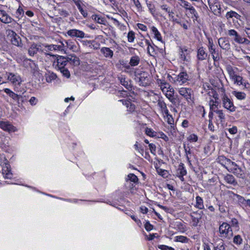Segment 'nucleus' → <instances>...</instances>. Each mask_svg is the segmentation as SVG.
I'll return each mask as SVG.
<instances>
[{
    "mask_svg": "<svg viewBox=\"0 0 250 250\" xmlns=\"http://www.w3.org/2000/svg\"><path fill=\"white\" fill-rule=\"evenodd\" d=\"M7 79L14 86V89L17 93L22 94L25 92L24 89L21 86L22 82L21 76L17 73H7Z\"/></svg>",
    "mask_w": 250,
    "mask_h": 250,
    "instance_id": "obj_1",
    "label": "nucleus"
},
{
    "mask_svg": "<svg viewBox=\"0 0 250 250\" xmlns=\"http://www.w3.org/2000/svg\"><path fill=\"white\" fill-rule=\"evenodd\" d=\"M228 35L235 42L241 44H249L250 41L247 38L243 37L234 29H229L228 31Z\"/></svg>",
    "mask_w": 250,
    "mask_h": 250,
    "instance_id": "obj_2",
    "label": "nucleus"
},
{
    "mask_svg": "<svg viewBox=\"0 0 250 250\" xmlns=\"http://www.w3.org/2000/svg\"><path fill=\"white\" fill-rule=\"evenodd\" d=\"M220 236L222 238L230 239L233 236V232L230 226L227 223H223L219 228Z\"/></svg>",
    "mask_w": 250,
    "mask_h": 250,
    "instance_id": "obj_3",
    "label": "nucleus"
},
{
    "mask_svg": "<svg viewBox=\"0 0 250 250\" xmlns=\"http://www.w3.org/2000/svg\"><path fill=\"white\" fill-rule=\"evenodd\" d=\"M6 33L7 37L10 38L12 44L20 47L22 46L21 38L15 32L8 29L6 30Z\"/></svg>",
    "mask_w": 250,
    "mask_h": 250,
    "instance_id": "obj_4",
    "label": "nucleus"
},
{
    "mask_svg": "<svg viewBox=\"0 0 250 250\" xmlns=\"http://www.w3.org/2000/svg\"><path fill=\"white\" fill-rule=\"evenodd\" d=\"M223 107L230 112H234L236 107L234 106L233 102L226 94H224L222 98Z\"/></svg>",
    "mask_w": 250,
    "mask_h": 250,
    "instance_id": "obj_5",
    "label": "nucleus"
},
{
    "mask_svg": "<svg viewBox=\"0 0 250 250\" xmlns=\"http://www.w3.org/2000/svg\"><path fill=\"white\" fill-rule=\"evenodd\" d=\"M67 59L66 57L61 56H59L57 58V59L54 62V65L55 66V68L59 70L64 68L66 67H69L68 65V62H67Z\"/></svg>",
    "mask_w": 250,
    "mask_h": 250,
    "instance_id": "obj_6",
    "label": "nucleus"
},
{
    "mask_svg": "<svg viewBox=\"0 0 250 250\" xmlns=\"http://www.w3.org/2000/svg\"><path fill=\"white\" fill-rule=\"evenodd\" d=\"M173 79L175 83L182 85L188 81L189 76L187 72H182L176 75Z\"/></svg>",
    "mask_w": 250,
    "mask_h": 250,
    "instance_id": "obj_7",
    "label": "nucleus"
},
{
    "mask_svg": "<svg viewBox=\"0 0 250 250\" xmlns=\"http://www.w3.org/2000/svg\"><path fill=\"white\" fill-rule=\"evenodd\" d=\"M178 92L188 102L191 101L193 96V91L191 88L181 87L179 89Z\"/></svg>",
    "mask_w": 250,
    "mask_h": 250,
    "instance_id": "obj_8",
    "label": "nucleus"
},
{
    "mask_svg": "<svg viewBox=\"0 0 250 250\" xmlns=\"http://www.w3.org/2000/svg\"><path fill=\"white\" fill-rule=\"evenodd\" d=\"M135 79L141 86H146L149 83L148 74L145 72L136 75Z\"/></svg>",
    "mask_w": 250,
    "mask_h": 250,
    "instance_id": "obj_9",
    "label": "nucleus"
},
{
    "mask_svg": "<svg viewBox=\"0 0 250 250\" xmlns=\"http://www.w3.org/2000/svg\"><path fill=\"white\" fill-rule=\"evenodd\" d=\"M179 55L180 59L186 62H188L190 59V53L191 49L186 46L181 47L180 49Z\"/></svg>",
    "mask_w": 250,
    "mask_h": 250,
    "instance_id": "obj_10",
    "label": "nucleus"
},
{
    "mask_svg": "<svg viewBox=\"0 0 250 250\" xmlns=\"http://www.w3.org/2000/svg\"><path fill=\"white\" fill-rule=\"evenodd\" d=\"M67 35L72 38H79L83 39L85 37V33L81 30L76 29L69 30L67 31Z\"/></svg>",
    "mask_w": 250,
    "mask_h": 250,
    "instance_id": "obj_11",
    "label": "nucleus"
},
{
    "mask_svg": "<svg viewBox=\"0 0 250 250\" xmlns=\"http://www.w3.org/2000/svg\"><path fill=\"white\" fill-rule=\"evenodd\" d=\"M0 128L8 132H15L16 131V127L11 125L9 122L7 121H0Z\"/></svg>",
    "mask_w": 250,
    "mask_h": 250,
    "instance_id": "obj_12",
    "label": "nucleus"
},
{
    "mask_svg": "<svg viewBox=\"0 0 250 250\" xmlns=\"http://www.w3.org/2000/svg\"><path fill=\"white\" fill-rule=\"evenodd\" d=\"M219 159L220 161H222L225 165H227L230 167V172H232V170L239 167L235 162L231 161L229 159L225 157L221 156Z\"/></svg>",
    "mask_w": 250,
    "mask_h": 250,
    "instance_id": "obj_13",
    "label": "nucleus"
},
{
    "mask_svg": "<svg viewBox=\"0 0 250 250\" xmlns=\"http://www.w3.org/2000/svg\"><path fill=\"white\" fill-rule=\"evenodd\" d=\"M187 173V170L184 167V164L181 163L177 169V176L179 178L181 181H184V176Z\"/></svg>",
    "mask_w": 250,
    "mask_h": 250,
    "instance_id": "obj_14",
    "label": "nucleus"
},
{
    "mask_svg": "<svg viewBox=\"0 0 250 250\" xmlns=\"http://www.w3.org/2000/svg\"><path fill=\"white\" fill-rule=\"evenodd\" d=\"M208 4L210 10L215 15H218L220 13V8L214 0H208Z\"/></svg>",
    "mask_w": 250,
    "mask_h": 250,
    "instance_id": "obj_15",
    "label": "nucleus"
},
{
    "mask_svg": "<svg viewBox=\"0 0 250 250\" xmlns=\"http://www.w3.org/2000/svg\"><path fill=\"white\" fill-rule=\"evenodd\" d=\"M0 21L4 23L12 22L13 19L9 16L5 11L0 10Z\"/></svg>",
    "mask_w": 250,
    "mask_h": 250,
    "instance_id": "obj_16",
    "label": "nucleus"
},
{
    "mask_svg": "<svg viewBox=\"0 0 250 250\" xmlns=\"http://www.w3.org/2000/svg\"><path fill=\"white\" fill-rule=\"evenodd\" d=\"M219 46L223 50H229L230 48L229 41L225 38H220L218 40Z\"/></svg>",
    "mask_w": 250,
    "mask_h": 250,
    "instance_id": "obj_17",
    "label": "nucleus"
},
{
    "mask_svg": "<svg viewBox=\"0 0 250 250\" xmlns=\"http://www.w3.org/2000/svg\"><path fill=\"white\" fill-rule=\"evenodd\" d=\"M2 174L5 179H11L13 174L11 172L10 165L8 163H5L2 167Z\"/></svg>",
    "mask_w": 250,
    "mask_h": 250,
    "instance_id": "obj_18",
    "label": "nucleus"
},
{
    "mask_svg": "<svg viewBox=\"0 0 250 250\" xmlns=\"http://www.w3.org/2000/svg\"><path fill=\"white\" fill-rule=\"evenodd\" d=\"M4 92L9 95L13 100L17 102H19L22 97L21 95L15 93L9 88H6L3 89Z\"/></svg>",
    "mask_w": 250,
    "mask_h": 250,
    "instance_id": "obj_19",
    "label": "nucleus"
},
{
    "mask_svg": "<svg viewBox=\"0 0 250 250\" xmlns=\"http://www.w3.org/2000/svg\"><path fill=\"white\" fill-rule=\"evenodd\" d=\"M64 43L65 45V47H67L69 49L71 50L73 52H77L79 51V47L77 46V43L73 42L72 41L64 40Z\"/></svg>",
    "mask_w": 250,
    "mask_h": 250,
    "instance_id": "obj_20",
    "label": "nucleus"
},
{
    "mask_svg": "<svg viewBox=\"0 0 250 250\" xmlns=\"http://www.w3.org/2000/svg\"><path fill=\"white\" fill-rule=\"evenodd\" d=\"M68 62V65L69 67L71 65L77 66L80 64V60L78 57L74 55V56H69L67 57H66Z\"/></svg>",
    "mask_w": 250,
    "mask_h": 250,
    "instance_id": "obj_21",
    "label": "nucleus"
},
{
    "mask_svg": "<svg viewBox=\"0 0 250 250\" xmlns=\"http://www.w3.org/2000/svg\"><path fill=\"white\" fill-rule=\"evenodd\" d=\"M41 45L33 43L28 49V54L30 56H34L37 52L41 50Z\"/></svg>",
    "mask_w": 250,
    "mask_h": 250,
    "instance_id": "obj_22",
    "label": "nucleus"
},
{
    "mask_svg": "<svg viewBox=\"0 0 250 250\" xmlns=\"http://www.w3.org/2000/svg\"><path fill=\"white\" fill-rule=\"evenodd\" d=\"M24 65L25 67L27 68L29 67L30 71L33 73H35L38 71V66L37 64L34 61H32L30 59L28 60L27 61H26L24 62Z\"/></svg>",
    "mask_w": 250,
    "mask_h": 250,
    "instance_id": "obj_23",
    "label": "nucleus"
},
{
    "mask_svg": "<svg viewBox=\"0 0 250 250\" xmlns=\"http://www.w3.org/2000/svg\"><path fill=\"white\" fill-rule=\"evenodd\" d=\"M208 56V53L206 52L205 49L203 47H200L197 50V57L200 61L206 60Z\"/></svg>",
    "mask_w": 250,
    "mask_h": 250,
    "instance_id": "obj_24",
    "label": "nucleus"
},
{
    "mask_svg": "<svg viewBox=\"0 0 250 250\" xmlns=\"http://www.w3.org/2000/svg\"><path fill=\"white\" fill-rule=\"evenodd\" d=\"M202 214L203 212L201 211L199 214L197 213V212H194L193 214L191 215L192 225L193 226L196 227L198 225L199 220L201 219Z\"/></svg>",
    "mask_w": 250,
    "mask_h": 250,
    "instance_id": "obj_25",
    "label": "nucleus"
},
{
    "mask_svg": "<svg viewBox=\"0 0 250 250\" xmlns=\"http://www.w3.org/2000/svg\"><path fill=\"white\" fill-rule=\"evenodd\" d=\"M224 180L227 183L233 186H236L237 185V182L232 175L229 174H227L224 176Z\"/></svg>",
    "mask_w": 250,
    "mask_h": 250,
    "instance_id": "obj_26",
    "label": "nucleus"
},
{
    "mask_svg": "<svg viewBox=\"0 0 250 250\" xmlns=\"http://www.w3.org/2000/svg\"><path fill=\"white\" fill-rule=\"evenodd\" d=\"M101 53L106 58H112L113 56V52L109 48L103 47L101 49Z\"/></svg>",
    "mask_w": 250,
    "mask_h": 250,
    "instance_id": "obj_27",
    "label": "nucleus"
},
{
    "mask_svg": "<svg viewBox=\"0 0 250 250\" xmlns=\"http://www.w3.org/2000/svg\"><path fill=\"white\" fill-rule=\"evenodd\" d=\"M125 105L129 112H132L135 109V105L130 101L127 100H121L119 101Z\"/></svg>",
    "mask_w": 250,
    "mask_h": 250,
    "instance_id": "obj_28",
    "label": "nucleus"
},
{
    "mask_svg": "<svg viewBox=\"0 0 250 250\" xmlns=\"http://www.w3.org/2000/svg\"><path fill=\"white\" fill-rule=\"evenodd\" d=\"M233 173L236 177L244 179L245 178V174L244 170L240 167L236 169L232 170Z\"/></svg>",
    "mask_w": 250,
    "mask_h": 250,
    "instance_id": "obj_29",
    "label": "nucleus"
},
{
    "mask_svg": "<svg viewBox=\"0 0 250 250\" xmlns=\"http://www.w3.org/2000/svg\"><path fill=\"white\" fill-rule=\"evenodd\" d=\"M158 106L160 108L161 112L164 114H168V110L167 108L166 104L164 101L159 100L157 103Z\"/></svg>",
    "mask_w": 250,
    "mask_h": 250,
    "instance_id": "obj_30",
    "label": "nucleus"
},
{
    "mask_svg": "<svg viewBox=\"0 0 250 250\" xmlns=\"http://www.w3.org/2000/svg\"><path fill=\"white\" fill-rule=\"evenodd\" d=\"M54 50V48H53V44L50 45H45V48L43 50H42V52L44 53L46 56L48 55L50 56L56 57L55 55L52 54L51 53H49L50 51H53Z\"/></svg>",
    "mask_w": 250,
    "mask_h": 250,
    "instance_id": "obj_31",
    "label": "nucleus"
},
{
    "mask_svg": "<svg viewBox=\"0 0 250 250\" xmlns=\"http://www.w3.org/2000/svg\"><path fill=\"white\" fill-rule=\"evenodd\" d=\"M91 18L98 23L105 25L106 20L104 17L99 16L97 15H93L91 16Z\"/></svg>",
    "mask_w": 250,
    "mask_h": 250,
    "instance_id": "obj_32",
    "label": "nucleus"
},
{
    "mask_svg": "<svg viewBox=\"0 0 250 250\" xmlns=\"http://www.w3.org/2000/svg\"><path fill=\"white\" fill-rule=\"evenodd\" d=\"M208 49L210 54H215L216 50L213 40L211 38H208Z\"/></svg>",
    "mask_w": 250,
    "mask_h": 250,
    "instance_id": "obj_33",
    "label": "nucleus"
},
{
    "mask_svg": "<svg viewBox=\"0 0 250 250\" xmlns=\"http://www.w3.org/2000/svg\"><path fill=\"white\" fill-rule=\"evenodd\" d=\"M140 62V57L138 56L135 55L131 57L129 64L131 66H136L139 64Z\"/></svg>",
    "mask_w": 250,
    "mask_h": 250,
    "instance_id": "obj_34",
    "label": "nucleus"
},
{
    "mask_svg": "<svg viewBox=\"0 0 250 250\" xmlns=\"http://www.w3.org/2000/svg\"><path fill=\"white\" fill-rule=\"evenodd\" d=\"M146 2L149 12L154 15L156 12L155 6L152 1L146 0Z\"/></svg>",
    "mask_w": 250,
    "mask_h": 250,
    "instance_id": "obj_35",
    "label": "nucleus"
},
{
    "mask_svg": "<svg viewBox=\"0 0 250 250\" xmlns=\"http://www.w3.org/2000/svg\"><path fill=\"white\" fill-rule=\"evenodd\" d=\"M196 205L195 207L199 209H203L204 208V202L202 197L199 196L196 197Z\"/></svg>",
    "mask_w": 250,
    "mask_h": 250,
    "instance_id": "obj_36",
    "label": "nucleus"
},
{
    "mask_svg": "<svg viewBox=\"0 0 250 250\" xmlns=\"http://www.w3.org/2000/svg\"><path fill=\"white\" fill-rule=\"evenodd\" d=\"M59 44H53L54 51H63L65 50V45L63 41H59Z\"/></svg>",
    "mask_w": 250,
    "mask_h": 250,
    "instance_id": "obj_37",
    "label": "nucleus"
},
{
    "mask_svg": "<svg viewBox=\"0 0 250 250\" xmlns=\"http://www.w3.org/2000/svg\"><path fill=\"white\" fill-rule=\"evenodd\" d=\"M232 94L239 100H243L246 99V94L243 92H239L237 91H233Z\"/></svg>",
    "mask_w": 250,
    "mask_h": 250,
    "instance_id": "obj_38",
    "label": "nucleus"
},
{
    "mask_svg": "<svg viewBox=\"0 0 250 250\" xmlns=\"http://www.w3.org/2000/svg\"><path fill=\"white\" fill-rule=\"evenodd\" d=\"M231 80L233 81L234 84H236L238 85L244 84L243 79L242 77L239 75H237V74Z\"/></svg>",
    "mask_w": 250,
    "mask_h": 250,
    "instance_id": "obj_39",
    "label": "nucleus"
},
{
    "mask_svg": "<svg viewBox=\"0 0 250 250\" xmlns=\"http://www.w3.org/2000/svg\"><path fill=\"white\" fill-rule=\"evenodd\" d=\"M151 31L153 34L154 35L155 38L159 41L162 42L161 34L158 30L157 28L155 26H152L151 27Z\"/></svg>",
    "mask_w": 250,
    "mask_h": 250,
    "instance_id": "obj_40",
    "label": "nucleus"
},
{
    "mask_svg": "<svg viewBox=\"0 0 250 250\" xmlns=\"http://www.w3.org/2000/svg\"><path fill=\"white\" fill-rule=\"evenodd\" d=\"M226 70L229 75L230 79H231L236 75L234 70V68L230 65L227 66Z\"/></svg>",
    "mask_w": 250,
    "mask_h": 250,
    "instance_id": "obj_41",
    "label": "nucleus"
},
{
    "mask_svg": "<svg viewBox=\"0 0 250 250\" xmlns=\"http://www.w3.org/2000/svg\"><path fill=\"white\" fill-rule=\"evenodd\" d=\"M214 112H215L217 114L218 118H219L221 123H223L225 122V115L222 110H214Z\"/></svg>",
    "mask_w": 250,
    "mask_h": 250,
    "instance_id": "obj_42",
    "label": "nucleus"
},
{
    "mask_svg": "<svg viewBox=\"0 0 250 250\" xmlns=\"http://www.w3.org/2000/svg\"><path fill=\"white\" fill-rule=\"evenodd\" d=\"M119 80L121 84L124 86L126 89H129L131 88L130 82L126 81L125 78H119Z\"/></svg>",
    "mask_w": 250,
    "mask_h": 250,
    "instance_id": "obj_43",
    "label": "nucleus"
},
{
    "mask_svg": "<svg viewBox=\"0 0 250 250\" xmlns=\"http://www.w3.org/2000/svg\"><path fill=\"white\" fill-rule=\"evenodd\" d=\"M86 44L88 45L91 48H94V49H97L100 47V44L94 41H87Z\"/></svg>",
    "mask_w": 250,
    "mask_h": 250,
    "instance_id": "obj_44",
    "label": "nucleus"
},
{
    "mask_svg": "<svg viewBox=\"0 0 250 250\" xmlns=\"http://www.w3.org/2000/svg\"><path fill=\"white\" fill-rule=\"evenodd\" d=\"M218 102L216 101H214L213 100H210L209 102L210 110L211 111H213V112H214V110H218Z\"/></svg>",
    "mask_w": 250,
    "mask_h": 250,
    "instance_id": "obj_45",
    "label": "nucleus"
},
{
    "mask_svg": "<svg viewBox=\"0 0 250 250\" xmlns=\"http://www.w3.org/2000/svg\"><path fill=\"white\" fill-rule=\"evenodd\" d=\"M145 42L146 44L147 45V50L148 53L150 55H152V53L154 52V49L153 47L151 45V43L149 40L146 39L145 40Z\"/></svg>",
    "mask_w": 250,
    "mask_h": 250,
    "instance_id": "obj_46",
    "label": "nucleus"
},
{
    "mask_svg": "<svg viewBox=\"0 0 250 250\" xmlns=\"http://www.w3.org/2000/svg\"><path fill=\"white\" fill-rule=\"evenodd\" d=\"M171 88H173L167 82H166L164 84L162 85L160 87V89L162 90V92L164 93L165 92H168L169 89Z\"/></svg>",
    "mask_w": 250,
    "mask_h": 250,
    "instance_id": "obj_47",
    "label": "nucleus"
},
{
    "mask_svg": "<svg viewBox=\"0 0 250 250\" xmlns=\"http://www.w3.org/2000/svg\"><path fill=\"white\" fill-rule=\"evenodd\" d=\"M233 242L237 245H240L243 243V239L240 235H235L233 239Z\"/></svg>",
    "mask_w": 250,
    "mask_h": 250,
    "instance_id": "obj_48",
    "label": "nucleus"
},
{
    "mask_svg": "<svg viewBox=\"0 0 250 250\" xmlns=\"http://www.w3.org/2000/svg\"><path fill=\"white\" fill-rule=\"evenodd\" d=\"M214 250H226V245L223 241L214 247Z\"/></svg>",
    "mask_w": 250,
    "mask_h": 250,
    "instance_id": "obj_49",
    "label": "nucleus"
},
{
    "mask_svg": "<svg viewBox=\"0 0 250 250\" xmlns=\"http://www.w3.org/2000/svg\"><path fill=\"white\" fill-rule=\"evenodd\" d=\"M184 150L186 153V159L188 162V163L189 165H191V161L190 160V158L188 156V154H190L191 153L190 149L189 147H187L185 145H184Z\"/></svg>",
    "mask_w": 250,
    "mask_h": 250,
    "instance_id": "obj_50",
    "label": "nucleus"
},
{
    "mask_svg": "<svg viewBox=\"0 0 250 250\" xmlns=\"http://www.w3.org/2000/svg\"><path fill=\"white\" fill-rule=\"evenodd\" d=\"M188 238L184 236L180 235L177 236L175 237V241L177 242H182V243H187L188 241Z\"/></svg>",
    "mask_w": 250,
    "mask_h": 250,
    "instance_id": "obj_51",
    "label": "nucleus"
},
{
    "mask_svg": "<svg viewBox=\"0 0 250 250\" xmlns=\"http://www.w3.org/2000/svg\"><path fill=\"white\" fill-rule=\"evenodd\" d=\"M236 196L239 204L242 206L245 207L247 199H245L244 197L238 194H236Z\"/></svg>",
    "mask_w": 250,
    "mask_h": 250,
    "instance_id": "obj_52",
    "label": "nucleus"
},
{
    "mask_svg": "<svg viewBox=\"0 0 250 250\" xmlns=\"http://www.w3.org/2000/svg\"><path fill=\"white\" fill-rule=\"evenodd\" d=\"M239 16H240L239 15V14H238L236 12L232 11L227 12L226 16V18L228 19L229 18H232L233 17H235L236 19H238V17Z\"/></svg>",
    "mask_w": 250,
    "mask_h": 250,
    "instance_id": "obj_53",
    "label": "nucleus"
},
{
    "mask_svg": "<svg viewBox=\"0 0 250 250\" xmlns=\"http://www.w3.org/2000/svg\"><path fill=\"white\" fill-rule=\"evenodd\" d=\"M164 117H166L167 120V122L168 124L170 125H174V119L171 115L169 114V112H168V114H164Z\"/></svg>",
    "mask_w": 250,
    "mask_h": 250,
    "instance_id": "obj_54",
    "label": "nucleus"
},
{
    "mask_svg": "<svg viewBox=\"0 0 250 250\" xmlns=\"http://www.w3.org/2000/svg\"><path fill=\"white\" fill-rule=\"evenodd\" d=\"M57 78V75L54 73H49L48 76L46 77V82L47 83H51L52 80H54Z\"/></svg>",
    "mask_w": 250,
    "mask_h": 250,
    "instance_id": "obj_55",
    "label": "nucleus"
},
{
    "mask_svg": "<svg viewBox=\"0 0 250 250\" xmlns=\"http://www.w3.org/2000/svg\"><path fill=\"white\" fill-rule=\"evenodd\" d=\"M69 67H66L64 68H62V69L59 70L62 75L65 77L67 78H69L70 76V72L68 70Z\"/></svg>",
    "mask_w": 250,
    "mask_h": 250,
    "instance_id": "obj_56",
    "label": "nucleus"
},
{
    "mask_svg": "<svg viewBox=\"0 0 250 250\" xmlns=\"http://www.w3.org/2000/svg\"><path fill=\"white\" fill-rule=\"evenodd\" d=\"M135 39V33L133 31H130L127 34V40L128 42H132Z\"/></svg>",
    "mask_w": 250,
    "mask_h": 250,
    "instance_id": "obj_57",
    "label": "nucleus"
},
{
    "mask_svg": "<svg viewBox=\"0 0 250 250\" xmlns=\"http://www.w3.org/2000/svg\"><path fill=\"white\" fill-rule=\"evenodd\" d=\"M146 134L150 137H154L156 136V132L152 129L146 127L145 129Z\"/></svg>",
    "mask_w": 250,
    "mask_h": 250,
    "instance_id": "obj_58",
    "label": "nucleus"
},
{
    "mask_svg": "<svg viewBox=\"0 0 250 250\" xmlns=\"http://www.w3.org/2000/svg\"><path fill=\"white\" fill-rule=\"evenodd\" d=\"M128 178L130 181L133 182L134 183H136L138 181V177L134 174L130 173L128 174Z\"/></svg>",
    "mask_w": 250,
    "mask_h": 250,
    "instance_id": "obj_59",
    "label": "nucleus"
},
{
    "mask_svg": "<svg viewBox=\"0 0 250 250\" xmlns=\"http://www.w3.org/2000/svg\"><path fill=\"white\" fill-rule=\"evenodd\" d=\"M135 6L136 7L138 11L140 12L142 11V6L139 0H132Z\"/></svg>",
    "mask_w": 250,
    "mask_h": 250,
    "instance_id": "obj_60",
    "label": "nucleus"
},
{
    "mask_svg": "<svg viewBox=\"0 0 250 250\" xmlns=\"http://www.w3.org/2000/svg\"><path fill=\"white\" fill-rule=\"evenodd\" d=\"M174 90L173 88H171V89H169L168 92H165L164 94H165V96L166 97L169 99V98H170L174 96Z\"/></svg>",
    "mask_w": 250,
    "mask_h": 250,
    "instance_id": "obj_61",
    "label": "nucleus"
},
{
    "mask_svg": "<svg viewBox=\"0 0 250 250\" xmlns=\"http://www.w3.org/2000/svg\"><path fill=\"white\" fill-rule=\"evenodd\" d=\"M188 140L190 142H196L198 140V136L194 134H192L188 137Z\"/></svg>",
    "mask_w": 250,
    "mask_h": 250,
    "instance_id": "obj_62",
    "label": "nucleus"
},
{
    "mask_svg": "<svg viewBox=\"0 0 250 250\" xmlns=\"http://www.w3.org/2000/svg\"><path fill=\"white\" fill-rule=\"evenodd\" d=\"M158 248L161 250H175L174 248L166 245H159Z\"/></svg>",
    "mask_w": 250,
    "mask_h": 250,
    "instance_id": "obj_63",
    "label": "nucleus"
},
{
    "mask_svg": "<svg viewBox=\"0 0 250 250\" xmlns=\"http://www.w3.org/2000/svg\"><path fill=\"white\" fill-rule=\"evenodd\" d=\"M145 228L146 231H149L152 229L153 226L150 224L149 221H146L145 224Z\"/></svg>",
    "mask_w": 250,
    "mask_h": 250,
    "instance_id": "obj_64",
    "label": "nucleus"
}]
</instances>
